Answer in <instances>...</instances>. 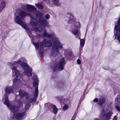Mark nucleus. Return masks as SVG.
<instances>
[{
	"label": "nucleus",
	"instance_id": "nucleus-29",
	"mask_svg": "<svg viewBox=\"0 0 120 120\" xmlns=\"http://www.w3.org/2000/svg\"><path fill=\"white\" fill-rule=\"evenodd\" d=\"M76 115L75 113L74 114L73 116H72L71 120H74L76 117Z\"/></svg>",
	"mask_w": 120,
	"mask_h": 120
},
{
	"label": "nucleus",
	"instance_id": "nucleus-1",
	"mask_svg": "<svg viewBox=\"0 0 120 120\" xmlns=\"http://www.w3.org/2000/svg\"><path fill=\"white\" fill-rule=\"evenodd\" d=\"M22 8L24 11H20L19 15H17V13H15V15L14 21L16 23L21 25L27 31H29L30 30L26 24L23 22L21 19V18L25 17L27 15L30 16L31 18L30 24L33 26H35L38 22L44 27L48 25L49 23L45 19L43 18L44 15L42 13L39 12L38 14H36V17L38 19V21L34 16L31 14V12H33L34 13L36 10L37 9L34 6L31 5L26 4L24 5Z\"/></svg>",
	"mask_w": 120,
	"mask_h": 120
},
{
	"label": "nucleus",
	"instance_id": "nucleus-14",
	"mask_svg": "<svg viewBox=\"0 0 120 120\" xmlns=\"http://www.w3.org/2000/svg\"><path fill=\"white\" fill-rule=\"evenodd\" d=\"M19 95L22 98L27 94V93L25 92L24 91L22 90H20L19 91Z\"/></svg>",
	"mask_w": 120,
	"mask_h": 120
},
{
	"label": "nucleus",
	"instance_id": "nucleus-5",
	"mask_svg": "<svg viewBox=\"0 0 120 120\" xmlns=\"http://www.w3.org/2000/svg\"><path fill=\"white\" fill-rule=\"evenodd\" d=\"M38 79L37 78L35 77L33 82V86L35 87V92L34 94V98L30 99L29 101L30 102L34 103L36 101L38 95Z\"/></svg>",
	"mask_w": 120,
	"mask_h": 120
},
{
	"label": "nucleus",
	"instance_id": "nucleus-9",
	"mask_svg": "<svg viewBox=\"0 0 120 120\" xmlns=\"http://www.w3.org/2000/svg\"><path fill=\"white\" fill-rule=\"evenodd\" d=\"M66 61L64 58L61 59L60 61L56 65H55L54 67L53 71H54L56 69H59L61 70L64 69V66L66 64Z\"/></svg>",
	"mask_w": 120,
	"mask_h": 120
},
{
	"label": "nucleus",
	"instance_id": "nucleus-15",
	"mask_svg": "<svg viewBox=\"0 0 120 120\" xmlns=\"http://www.w3.org/2000/svg\"><path fill=\"white\" fill-rule=\"evenodd\" d=\"M6 3L5 2H2L0 4V12H1L5 8L6 6Z\"/></svg>",
	"mask_w": 120,
	"mask_h": 120
},
{
	"label": "nucleus",
	"instance_id": "nucleus-28",
	"mask_svg": "<svg viewBox=\"0 0 120 120\" xmlns=\"http://www.w3.org/2000/svg\"><path fill=\"white\" fill-rule=\"evenodd\" d=\"M45 18L47 19H48L50 18V16L48 14H46L45 16Z\"/></svg>",
	"mask_w": 120,
	"mask_h": 120
},
{
	"label": "nucleus",
	"instance_id": "nucleus-30",
	"mask_svg": "<svg viewBox=\"0 0 120 120\" xmlns=\"http://www.w3.org/2000/svg\"><path fill=\"white\" fill-rule=\"evenodd\" d=\"M77 63L78 64H80L81 63V60L79 59H78L77 60Z\"/></svg>",
	"mask_w": 120,
	"mask_h": 120
},
{
	"label": "nucleus",
	"instance_id": "nucleus-10",
	"mask_svg": "<svg viewBox=\"0 0 120 120\" xmlns=\"http://www.w3.org/2000/svg\"><path fill=\"white\" fill-rule=\"evenodd\" d=\"M65 20L68 22L70 23V22H73L74 20L73 15L69 13H68L67 14L65 18Z\"/></svg>",
	"mask_w": 120,
	"mask_h": 120
},
{
	"label": "nucleus",
	"instance_id": "nucleus-23",
	"mask_svg": "<svg viewBox=\"0 0 120 120\" xmlns=\"http://www.w3.org/2000/svg\"><path fill=\"white\" fill-rule=\"evenodd\" d=\"M42 30V28L41 27H36L34 29V30L36 31L41 32Z\"/></svg>",
	"mask_w": 120,
	"mask_h": 120
},
{
	"label": "nucleus",
	"instance_id": "nucleus-33",
	"mask_svg": "<svg viewBox=\"0 0 120 120\" xmlns=\"http://www.w3.org/2000/svg\"><path fill=\"white\" fill-rule=\"evenodd\" d=\"M113 120H117V117L116 116H115L114 117Z\"/></svg>",
	"mask_w": 120,
	"mask_h": 120
},
{
	"label": "nucleus",
	"instance_id": "nucleus-36",
	"mask_svg": "<svg viewBox=\"0 0 120 120\" xmlns=\"http://www.w3.org/2000/svg\"><path fill=\"white\" fill-rule=\"evenodd\" d=\"M94 120H98V118H96Z\"/></svg>",
	"mask_w": 120,
	"mask_h": 120
},
{
	"label": "nucleus",
	"instance_id": "nucleus-25",
	"mask_svg": "<svg viewBox=\"0 0 120 120\" xmlns=\"http://www.w3.org/2000/svg\"><path fill=\"white\" fill-rule=\"evenodd\" d=\"M30 105V103H27L26 104L25 106V109L26 110H28Z\"/></svg>",
	"mask_w": 120,
	"mask_h": 120
},
{
	"label": "nucleus",
	"instance_id": "nucleus-20",
	"mask_svg": "<svg viewBox=\"0 0 120 120\" xmlns=\"http://www.w3.org/2000/svg\"><path fill=\"white\" fill-rule=\"evenodd\" d=\"M35 4L36 6L40 9H42L44 8L43 6L42 5L41 3H39L37 4Z\"/></svg>",
	"mask_w": 120,
	"mask_h": 120
},
{
	"label": "nucleus",
	"instance_id": "nucleus-6",
	"mask_svg": "<svg viewBox=\"0 0 120 120\" xmlns=\"http://www.w3.org/2000/svg\"><path fill=\"white\" fill-rule=\"evenodd\" d=\"M4 104L7 106L8 109L12 112H15L19 109V107L15 105H10L9 101L7 96L5 97V100H4Z\"/></svg>",
	"mask_w": 120,
	"mask_h": 120
},
{
	"label": "nucleus",
	"instance_id": "nucleus-26",
	"mask_svg": "<svg viewBox=\"0 0 120 120\" xmlns=\"http://www.w3.org/2000/svg\"><path fill=\"white\" fill-rule=\"evenodd\" d=\"M7 33L6 32H4L2 33V36L4 38H6L7 36Z\"/></svg>",
	"mask_w": 120,
	"mask_h": 120
},
{
	"label": "nucleus",
	"instance_id": "nucleus-19",
	"mask_svg": "<svg viewBox=\"0 0 120 120\" xmlns=\"http://www.w3.org/2000/svg\"><path fill=\"white\" fill-rule=\"evenodd\" d=\"M112 114V112H109L107 114H105L104 116H105V118H106L107 120H109L110 119V117Z\"/></svg>",
	"mask_w": 120,
	"mask_h": 120
},
{
	"label": "nucleus",
	"instance_id": "nucleus-16",
	"mask_svg": "<svg viewBox=\"0 0 120 120\" xmlns=\"http://www.w3.org/2000/svg\"><path fill=\"white\" fill-rule=\"evenodd\" d=\"M43 35L45 37L48 38H50L52 36V34H48L47 33L46 30H44Z\"/></svg>",
	"mask_w": 120,
	"mask_h": 120
},
{
	"label": "nucleus",
	"instance_id": "nucleus-24",
	"mask_svg": "<svg viewBox=\"0 0 120 120\" xmlns=\"http://www.w3.org/2000/svg\"><path fill=\"white\" fill-rule=\"evenodd\" d=\"M17 105L19 107H21L23 105L21 100H19L18 101V103L17 104Z\"/></svg>",
	"mask_w": 120,
	"mask_h": 120
},
{
	"label": "nucleus",
	"instance_id": "nucleus-31",
	"mask_svg": "<svg viewBox=\"0 0 120 120\" xmlns=\"http://www.w3.org/2000/svg\"><path fill=\"white\" fill-rule=\"evenodd\" d=\"M116 108L118 111L120 112V107L118 106H116Z\"/></svg>",
	"mask_w": 120,
	"mask_h": 120
},
{
	"label": "nucleus",
	"instance_id": "nucleus-2",
	"mask_svg": "<svg viewBox=\"0 0 120 120\" xmlns=\"http://www.w3.org/2000/svg\"><path fill=\"white\" fill-rule=\"evenodd\" d=\"M26 60L25 58H21L17 61L14 62L12 64V65L11 67L13 72L15 73L16 76L15 78L13 81V88L15 87V83L17 82H19L24 85L26 84L25 83V81L23 80L21 78L19 71L17 69L16 66H14V65L20 64L23 69L25 70L24 72V73L25 75H27L29 77H30L32 75L31 72L32 71V70L31 68H29L27 64L24 62L26 61Z\"/></svg>",
	"mask_w": 120,
	"mask_h": 120
},
{
	"label": "nucleus",
	"instance_id": "nucleus-13",
	"mask_svg": "<svg viewBox=\"0 0 120 120\" xmlns=\"http://www.w3.org/2000/svg\"><path fill=\"white\" fill-rule=\"evenodd\" d=\"M115 103L117 105L120 104V93L118 94L115 99Z\"/></svg>",
	"mask_w": 120,
	"mask_h": 120
},
{
	"label": "nucleus",
	"instance_id": "nucleus-35",
	"mask_svg": "<svg viewBox=\"0 0 120 120\" xmlns=\"http://www.w3.org/2000/svg\"><path fill=\"white\" fill-rule=\"evenodd\" d=\"M26 98L27 99H28L29 98V97L28 96H27L26 97Z\"/></svg>",
	"mask_w": 120,
	"mask_h": 120
},
{
	"label": "nucleus",
	"instance_id": "nucleus-37",
	"mask_svg": "<svg viewBox=\"0 0 120 120\" xmlns=\"http://www.w3.org/2000/svg\"><path fill=\"white\" fill-rule=\"evenodd\" d=\"M44 1H45L46 0H43Z\"/></svg>",
	"mask_w": 120,
	"mask_h": 120
},
{
	"label": "nucleus",
	"instance_id": "nucleus-27",
	"mask_svg": "<svg viewBox=\"0 0 120 120\" xmlns=\"http://www.w3.org/2000/svg\"><path fill=\"white\" fill-rule=\"evenodd\" d=\"M68 106L67 105L65 104L64 106L63 107V110H65L67 109H68Z\"/></svg>",
	"mask_w": 120,
	"mask_h": 120
},
{
	"label": "nucleus",
	"instance_id": "nucleus-21",
	"mask_svg": "<svg viewBox=\"0 0 120 120\" xmlns=\"http://www.w3.org/2000/svg\"><path fill=\"white\" fill-rule=\"evenodd\" d=\"M53 3L57 6H59L60 5V3L59 0H53Z\"/></svg>",
	"mask_w": 120,
	"mask_h": 120
},
{
	"label": "nucleus",
	"instance_id": "nucleus-8",
	"mask_svg": "<svg viewBox=\"0 0 120 120\" xmlns=\"http://www.w3.org/2000/svg\"><path fill=\"white\" fill-rule=\"evenodd\" d=\"M118 26H120V17L118 20L117 25L115 26L114 33L116 37H117L119 42L120 43V27Z\"/></svg>",
	"mask_w": 120,
	"mask_h": 120
},
{
	"label": "nucleus",
	"instance_id": "nucleus-11",
	"mask_svg": "<svg viewBox=\"0 0 120 120\" xmlns=\"http://www.w3.org/2000/svg\"><path fill=\"white\" fill-rule=\"evenodd\" d=\"M5 90L6 93L4 95L5 100V97L6 96L8 98V94L12 93L13 91V89L11 87H9L6 88Z\"/></svg>",
	"mask_w": 120,
	"mask_h": 120
},
{
	"label": "nucleus",
	"instance_id": "nucleus-12",
	"mask_svg": "<svg viewBox=\"0 0 120 120\" xmlns=\"http://www.w3.org/2000/svg\"><path fill=\"white\" fill-rule=\"evenodd\" d=\"M49 106L52 107L53 109V111L54 114H56L57 113L58 111L57 108L56 106L52 104H50L49 103H48Z\"/></svg>",
	"mask_w": 120,
	"mask_h": 120
},
{
	"label": "nucleus",
	"instance_id": "nucleus-34",
	"mask_svg": "<svg viewBox=\"0 0 120 120\" xmlns=\"http://www.w3.org/2000/svg\"><path fill=\"white\" fill-rule=\"evenodd\" d=\"M106 111V110L104 109L103 111H101V112L102 113L105 112Z\"/></svg>",
	"mask_w": 120,
	"mask_h": 120
},
{
	"label": "nucleus",
	"instance_id": "nucleus-22",
	"mask_svg": "<svg viewBox=\"0 0 120 120\" xmlns=\"http://www.w3.org/2000/svg\"><path fill=\"white\" fill-rule=\"evenodd\" d=\"M79 39L80 40V46L82 47L84 45L85 43V41L83 39H81L79 38Z\"/></svg>",
	"mask_w": 120,
	"mask_h": 120
},
{
	"label": "nucleus",
	"instance_id": "nucleus-4",
	"mask_svg": "<svg viewBox=\"0 0 120 120\" xmlns=\"http://www.w3.org/2000/svg\"><path fill=\"white\" fill-rule=\"evenodd\" d=\"M33 44L35 46L37 50L39 49L40 50L42 49L43 48V45L46 47L51 46L52 45V43L49 41H46L45 39H44L42 42L41 43L39 44L38 43L33 42Z\"/></svg>",
	"mask_w": 120,
	"mask_h": 120
},
{
	"label": "nucleus",
	"instance_id": "nucleus-18",
	"mask_svg": "<svg viewBox=\"0 0 120 120\" xmlns=\"http://www.w3.org/2000/svg\"><path fill=\"white\" fill-rule=\"evenodd\" d=\"M105 100L104 98H100L98 102V104L101 105H102L105 102Z\"/></svg>",
	"mask_w": 120,
	"mask_h": 120
},
{
	"label": "nucleus",
	"instance_id": "nucleus-7",
	"mask_svg": "<svg viewBox=\"0 0 120 120\" xmlns=\"http://www.w3.org/2000/svg\"><path fill=\"white\" fill-rule=\"evenodd\" d=\"M25 111L16 112L13 114L12 118L15 120H22L25 118Z\"/></svg>",
	"mask_w": 120,
	"mask_h": 120
},
{
	"label": "nucleus",
	"instance_id": "nucleus-3",
	"mask_svg": "<svg viewBox=\"0 0 120 120\" xmlns=\"http://www.w3.org/2000/svg\"><path fill=\"white\" fill-rule=\"evenodd\" d=\"M54 46L51 50L50 56L54 57L57 56L59 53L58 49H60L62 48V44L58 41L57 38L53 40Z\"/></svg>",
	"mask_w": 120,
	"mask_h": 120
},
{
	"label": "nucleus",
	"instance_id": "nucleus-17",
	"mask_svg": "<svg viewBox=\"0 0 120 120\" xmlns=\"http://www.w3.org/2000/svg\"><path fill=\"white\" fill-rule=\"evenodd\" d=\"M72 33L74 34V35H75V37H76L77 38L79 36V32L77 29L73 30L72 31Z\"/></svg>",
	"mask_w": 120,
	"mask_h": 120
},
{
	"label": "nucleus",
	"instance_id": "nucleus-32",
	"mask_svg": "<svg viewBox=\"0 0 120 120\" xmlns=\"http://www.w3.org/2000/svg\"><path fill=\"white\" fill-rule=\"evenodd\" d=\"M98 100V99L97 98H95L93 100V101L95 102H97Z\"/></svg>",
	"mask_w": 120,
	"mask_h": 120
}]
</instances>
